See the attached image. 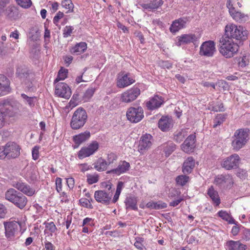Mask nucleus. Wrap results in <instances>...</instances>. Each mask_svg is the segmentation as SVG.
Wrapping results in <instances>:
<instances>
[{"mask_svg": "<svg viewBox=\"0 0 250 250\" xmlns=\"http://www.w3.org/2000/svg\"><path fill=\"white\" fill-rule=\"evenodd\" d=\"M22 108V105L17 101H4L0 103V111L4 118H14L20 115Z\"/></svg>", "mask_w": 250, "mask_h": 250, "instance_id": "f257e3e1", "label": "nucleus"}, {"mask_svg": "<svg viewBox=\"0 0 250 250\" xmlns=\"http://www.w3.org/2000/svg\"><path fill=\"white\" fill-rule=\"evenodd\" d=\"M247 31L241 26H237L233 23H229L225 26L224 35L221 38L229 40H245L247 38Z\"/></svg>", "mask_w": 250, "mask_h": 250, "instance_id": "f03ea898", "label": "nucleus"}, {"mask_svg": "<svg viewBox=\"0 0 250 250\" xmlns=\"http://www.w3.org/2000/svg\"><path fill=\"white\" fill-rule=\"evenodd\" d=\"M239 46L233 40L220 38L219 40V51L220 54L226 58H231L235 55Z\"/></svg>", "mask_w": 250, "mask_h": 250, "instance_id": "7ed1b4c3", "label": "nucleus"}, {"mask_svg": "<svg viewBox=\"0 0 250 250\" xmlns=\"http://www.w3.org/2000/svg\"><path fill=\"white\" fill-rule=\"evenodd\" d=\"M16 75L27 89H30L33 87L35 75L25 65L21 64L18 65Z\"/></svg>", "mask_w": 250, "mask_h": 250, "instance_id": "20e7f679", "label": "nucleus"}, {"mask_svg": "<svg viewBox=\"0 0 250 250\" xmlns=\"http://www.w3.org/2000/svg\"><path fill=\"white\" fill-rule=\"evenodd\" d=\"M249 133L250 130L248 128H241L235 131L231 143L233 149L239 150L246 145L249 140Z\"/></svg>", "mask_w": 250, "mask_h": 250, "instance_id": "39448f33", "label": "nucleus"}, {"mask_svg": "<svg viewBox=\"0 0 250 250\" xmlns=\"http://www.w3.org/2000/svg\"><path fill=\"white\" fill-rule=\"evenodd\" d=\"M87 113L83 108L79 107L74 112L70 121V126L74 130L82 128L87 120Z\"/></svg>", "mask_w": 250, "mask_h": 250, "instance_id": "423d86ee", "label": "nucleus"}, {"mask_svg": "<svg viewBox=\"0 0 250 250\" xmlns=\"http://www.w3.org/2000/svg\"><path fill=\"white\" fill-rule=\"evenodd\" d=\"M21 223L17 221L4 222L5 236L9 240L14 239L21 228Z\"/></svg>", "mask_w": 250, "mask_h": 250, "instance_id": "0eeeda50", "label": "nucleus"}, {"mask_svg": "<svg viewBox=\"0 0 250 250\" xmlns=\"http://www.w3.org/2000/svg\"><path fill=\"white\" fill-rule=\"evenodd\" d=\"M127 119L131 123L139 122L144 118V110L142 107H130L128 108L126 113Z\"/></svg>", "mask_w": 250, "mask_h": 250, "instance_id": "6e6552de", "label": "nucleus"}, {"mask_svg": "<svg viewBox=\"0 0 250 250\" xmlns=\"http://www.w3.org/2000/svg\"><path fill=\"white\" fill-rule=\"evenodd\" d=\"M99 147V144L97 141H92L87 146H83L78 152V157L83 159L94 154Z\"/></svg>", "mask_w": 250, "mask_h": 250, "instance_id": "1a4fd4ad", "label": "nucleus"}, {"mask_svg": "<svg viewBox=\"0 0 250 250\" xmlns=\"http://www.w3.org/2000/svg\"><path fill=\"white\" fill-rule=\"evenodd\" d=\"M240 161L238 154H233L222 161L221 166L226 170L235 169L238 167Z\"/></svg>", "mask_w": 250, "mask_h": 250, "instance_id": "9d476101", "label": "nucleus"}, {"mask_svg": "<svg viewBox=\"0 0 250 250\" xmlns=\"http://www.w3.org/2000/svg\"><path fill=\"white\" fill-rule=\"evenodd\" d=\"M216 51L215 44L213 41L204 42L200 47L199 54L207 57H212Z\"/></svg>", "mask_w": 250, "mask_h": 250, "instance_id": "9b49d317", "label": "nucleus"}, {"mask_svg": "<svg viewBox=\"0 0 250 250\" xmlns=\"http://www.w3.org/2000/svg\"><path fill=\"white\" fill-rule=\"evenodd\" d=\"M214 184L221 188H230L233 184V180L229 174L218 175L215 177Z\"/></svg>", "mask_w": 250, "mask_h": 250, "instance_id": "f8f14e48", "label": "nucleus"}, {"mask_svg": "<svg viewBox=\"0 0 250 250\" xmlns=\"http://www.w3.org/2000/svg\"><path fill=\"white\" fill-rule=\"evenodd\" d=\"M140 94V89L133 87L121 94V101L125 103H129L136 100Z\"/></svg>", "mask_w": 250, "mask_h": 250, "instance_id": "ddd939ff", "label": "nucleus"}, {"mask_svg": "<svg viewBox=\"0 0 250 250\" xmlns=\"http://www.w3.org/2000/svg\"><path fill=\"white\" fill-rule=\"evenodd\" d=\"M153 138L149 134L143 135L140 138L138 146L139 152L144 154L146 150L150 148L152 145Z\"/></svg>", "mask_w": 250, "mask_h": 250, "instance_id": "4468645a", "label": "nucleus"}, {"mask_svg": "<svg viewBox=\"0 0 250 250\" xmlns=\"http://www.w3.org/2000/svg\"><path fill=\"white\" fill-rule=\"evenodd\" d=\"M55 93L58 97L68 99L71 96V91L66 83H59L55 86Z\"/></svg>", "mask_w": 250, "mask_h": 250, "instance_id": "2eb2a0df", "label": "nucleus"}, {"mask_svg": "<svg viewBox=\"0 0 250 250\" xmlns=\"http://www.w3.org/2000/svg\"><path fill=\"white\" fill-rule=\"evenodd\" d=\"M6 155L8 159L15 158L20 154V147L14 142H9L4 146Z\"/></svg>", "mask_w": 250, "mask_h": 250, "instance_id": "dca6fc26", "label": "nucleus"}, {"mask_svg": "<svg viewBox=\"0 0 250 250\" xmlns=\"http://www.w3.org/2000/svg\"><path fill=\"white\" fill-rule=\"evenodd\" d=\"M12 186L18 190L29 196L33 195L35 193V190L34 188H31L30 186L22 182L21 181L13 182Z\"/></svg>", "mask_w": 250, "mask_h": 250, "instance_id": "f3484780", "label": "nucleus"}, {"mask_svg": "<svg viewBox=\"0 0 250 250\" xmlns=\"http://www.w3.org/2000/svg\"><path fill=\"white\" fill-rule=\"evenodd\" d=\"M175 42L176 45L180 46L184 44L195 43L198 40V38L193 34H186L178 36Z\"/></svg>", "mask_w": 250, "mask_h": 250, "instance_id": "a211bd4d", "label": "nucleus"}, {"mask_svg": "<svg viewBox=\"0 0 250 250\" xmlns=\"http://www.w3.org/2000/svg\"><path fill=\"white\" fill-rule=\"evenodd\" d=\"M188 19V17H183L173 21L169 28L170 32L175 34L180 30L185 28L187 23L189 21Z\"/></svg>", "mask_w": 250, "mask_h": 250, "instance_id": "6ab92c4d", "label": "nucleus"}, {"mask_svg": "<svg viewBox=\"0 0 250 250\" xmlns=\"http://www.w3.org/2000/svg\"><path fill=\"white\" fill-rule=\"evenodd\" d=\"M112 194L104 190H97L94 193V198L98 203L109 205L111 200Z\"/></svg>", "mask_w": 250, "mask_h": 250, "instance_id": "aec40b11", "label": "nucleus"}, {"mask_svg": "<svg viewBox=\"0 0 250 250\" xmlns=\"http://www.w3.org/2000/svg\"><path fill=\"white\" fill-rule=\"evenodd\" d=\"M135 80L130 76V74L122 73L119 76L117 82V86L119 88H124L133 83Z\"/></svg>", "mask_w": 250, "mask_h": 250, "instance_id": "412c9836", "label": "nucleus"}, {"mask_svg": "<svg viewBox=\"0 0 250 250\" xmlns=\"http://www.w3.org/2000/svg\"><path fill=\"white\" fill-rule=\"evenodd\" d=\"M159 128L164 132L168 131L173 125V122L171 118L168 116H163L158 122Z\"/></svg>", "mask_w": 250, "mask_h": 250, "instance_id": "4be33fe9", "label": "nucleus"}, {"mask_svg": "<svg viewBox=\"0 0 250 250\" xmlns=\"http://www.w3.org/2000/svg\"><path fill=\"white\" fill-rule=\"evenodd\" d=\"M196 137L194 135H190L185 140L181 146L182 149L186 153L192 152L195 146Z\"/></svg>", "mask_w": 250, "mask_h": 250, "instance_id": "5701e85b", "label": "nucleus"}, {"mask_svg": "<svg viewBox=\"0 0 250 250\" xmlns=\"http://www.w3.org/2000/svg\"><path fill=\"white\" fill-rule=\"evenodd\" d=\"M129 167L130 164L128 162H127L125 161H121L117 167L107 171L106 173L108 174H114L119 175L128 171Z\"/></svg>", "mask_w": 250, "mask_h": 250, "instance_id": "b1692460", "label": "nucleus"}, {"mask_svg": "<svg viewBox=\"0 0 250 250\" xmlns=\"http://www.w3.org/2000/svg\"><path fill=\"white\" fill-rule=\"evenodd\" d=\"M163 103L162 97L155 95L146 102V105L148 109L152 110L159 108Z\"/></svg>", "mask_w": 250, "mask_h": 250, "instance_id": "393cba45", "label": "nucleus"}, {"mask_svg": "<svg viewBox=\"0 0 250 250\" xmlns=\"http://www.w3.org/2000/svg\"><path fill=\"white\" fill-rule=\"evenodd\" d=\"M10 81L4 75L0 74V95H3L9 92L10 90Z\"/></svg>", "mask_w": 250, "mask_h": 250, "instance_id": "a878e982", "label": "nucleus"}, {"mask_svg": "<svg viewBox=\"0 0 250 250\" xmlns=\"http://www.w3.org/2000/svg\"><path fill=\"white\" fill-rule=\"evenodd\" d=\"M90 137V133L89 131H85L73 137V140L75 144L74 148L78 146L83 143L87 140Z\"/></svg>", "mask_w": 250, "mask_h": 250, "instance_id": "bb28decb", "label": "nucleus"}, {"mask_svg": "<svg viewBox=\"0 0 250 250\" xmlns=\"http://www.w3.org/2000/svg\"><path fill=\"white\" fill-rule=\"evenodd\" d=\"M126 209L137 210V199L134 196H129L125 198V201Z\"/></svg>", "mask_w": 250, "mask_h": 250, "instance_id": "cd10ccee", "label": "nucleus"}, {"mask_svg": "<svg viewBox=\"0 0 250 250\" xmlns=\"http://www.w3.org/2000/svg\"><path fill=\"white\" fill-rule=\"evenodd\" d=\"M195 162L191 157H188L184 162L183 166V172L185 174L190 173L194 168Z\"/></svg>", "mask_w": 250, "mask_h": 250, "instance_id": "c85d7f7f", "label": "nucleus"}, {"mask_svg": "<svg viewBox=\"0 0 250 250\" xmlns=\"http://www.w3.org/2000/svg\"><path fill=\"white\" fill-rule=\"evenodd\" d=\"M207 194L216 206H218L220 204V199L218 192L214 189L213 186L210 187L208 189Z\"/></svg>", "mask_w": 250, "mask_h": 250, "instance_id": "c756f323", "label": "nucleus"}, {"mask_svg": "<svg viewBox=\"0 0 250 250\" xmlns=\"http://www.w3.org/2000/svg\"><path fill=\"white\" fill-rule=\"evenodd\" d=\"M87 49V44L84 42H81L76 44L70 50L72 54L79 55L83 53Z\"/></svg>", "mask_w": 250, "mask_h": 250, "instance_id": "7c9ffc66", "label": "nucleus"}, {"mask_svg": "<svg viewBox=\"0 0 250 250\" xmlns=\"http://www.w3.org/2000/svg\"><path fill=\"white\" fill-rule=\"evenodd\" d=\"M27 202V198L22 193H20L12 203L18 208L22 209L26 206Z\"/></svg>", "mask_w": 250, "mask_h": 250, "instance_id": "2f4dec72", "label": "nucleus"}, {"mask_svg": "<svg viewBox=\"0 0 250 250\" xmlns=\"http://www.w3.org/2000/svg\"><path fill=\"white\" fill-rule=\"evenodd\" d=\"M20 193L15 189L10 188L5 192V198L8 201L13 203Z\"/></svg>", "mask_w": 250, "mask_h": 250, "instance_id": "473e14b6", "label": "nucleus"}, {"mask_svg": "<svg viewBox=\"0 0 250 250\" xmlns=\"http://www.w3.org/2000/svg\"><path fill=\"white\" fill-rule=\"evenodd\" d=\"M163 3V0H153L149 3L143 4L142 7L146 9L153 10L158 8Z\"/></svg>", "mask_w": 250, "mask_h": 250, "instance_id": "72a5a7b5", "label": "nucleus"}, {"mask_svg": "<svg viewBox=\"0 0 250 250\" xmlns=\"http://www.w3.org/2000/svg\"><path fill=\"white\" fill-rule=\"evenodd\" d=\"M218 216L224 220L227 221L230 224L236 225V222L232 217L227 211L220 210L218 212Z\"/></svg>", "mask_w": 250, "mask_h": 250, "instance_id": "f704fd0d", "label": "nucleus"}, {"mask_svg": "<svg viewBox=\"0 0 250 250\" xmlns=\"http://www.w3.org/2000/svg\"><path fill=\"white\" fill-rule=\"evenodd\" d=\"M107 166L106 160L102 158H100L94 164V167L98 171H103L106 169Z\"/></svg>", "mask_w": 250, "mask_h": 250, "instance_id": "c9c22d12", "label": "nucleus"}, {"mask_svg": "<svg viewBox=\"0 0 250 250\" xmlns=\"http://www.w3.org/2000/svg\"><path fill=\"white\" fill-rule=\"evenodd\" d=\"M175 145L171 142L164 144L161 147L163 148L166 155L168 156L175 149Z\"/></svg>", "mask_w": 250, "mask_h": 250, "instance_id": "e433bc0d", "label": "nucleus"}, {"mask_svg": "<svg viewBox=\"0 0 250 250\" xmlns=\"http://www.w3.org/2000/svg\"><path fill=\"white\" fill-rule=\"evenodd\" d=\"M45 229L44 230L45 233H50L52 235V233H55L57 230V227L53 222H44Z\"/></svg>", "mask_w": 250, "mask_h": 250, "instance_id": "4c0bfd02", "label": "nucleus"}, {"mask_svg": "<svg viewBox=\"0 0 250 250\" xmlns=\"http://www.w3.org/2000/svg\"><path fill=\"white\" fill-rule=\"evenodd\" d=\"M226 118V115L224 114H219L215 117L213 120V127L216 128L218 125H220L225 121Z\"/></svg>", "mask_w": 250, "mask_h": 250, "instance_id": "58836bf2", "label": "nucleus"}, {"mask_svg": "<svg viewBox=\"0 0 250 250\" xmlns=\"http://www.w3.org/2000/svg\"><path fill=\"white\" fill-rule=\"evenodd\" d=\"M68 74V70L63 67H61L59 71L57 77L54 80V83H57L61 80H64Z\"/></svg>", "mask_w": 250, "mask_h": 250, "instance_id": "ea45409f", "label": "nucleus"}, {"mask_svg": "<svg viewBox=\"0 0 250 250\" xmlns=\"http://www.w3.org/2000/svg\"><path fill=\"white\" fill-rule=\"evenodd\" d=\"M21 97L25 103L27 104L29 106L33 107L36 100L35 97H29L25 94H21Z\"/></svg>", "mask_w": 250, "mask_h": 250, "instance_id": "a19ab883", "label": "nucleus"}, {"mask_svg": "<svg viewBox=\"0 0 250 250\" xmlns=\"http://www.w3.org/2000/svg\"><path fill=\"white\" fill-rule=\"evenodd\" d=\"M124 184L123 182L120 181L118 182L115 194H114L112 199V202L113 203H115L118 200L121 191L124 187Z\"/></svg>", "mask_w": 250, "mask_h": 250, "instance_id": "79ce46f5", "label": "nucleus"}, {"mask_svg": "<svg viewBox=\"0 0 250 250\" xmlns=\"http://www.w3.org/2000/svg\"><path fill=\"white\" fill-rule=\"evenodd\" d=\"M61 5L63 8L67 10L66 13L73 12L74 5L71 0H63Z\"/></svg>", "mask_w": 250, "mask_h": 250, "instance_id": "37998d69", "label": "nucleus"}, {"mask_svg": "<svg viewBox=\"0 0 250 250\" xmlns=\"http://www.w3.org/2000/svg\"><path fill=\"white\" fill-rule=\"evenodd\" d=\"M189 181V177L187 175H181L176 178V182L177 185L181 186H185Z\"/></svg>", "mask_w": 250, "mask_h": 250, "instance_id": "c03bdc74", "label": "nucleus"}, {"mask_svg": "<svg viewBox=\"0 0 250 250\" xmlns=\"http://www.w3.org/2000/svg\"><path fill=\"white\" fill-rule=\"evenodd\" d=\"M229 13L232 18L237 21H240L244 17V14L240 12L236 11L235 9H231Z\"/></svg>", "mask_w": 250, "mask_h": 250, "instance_id": "a18cd8bd", "label": "nucleus"}, {"mask_svg": "<svg viewBox=\"0 0 250 250\" xmlns=\"http://www.w3.org/2000/svg\"><path fill=\"white\" fill-rule=\"evenodd\" d=\"M86 177L87 182L90 185L97 183L99 179V175L97 174H87Z\"/></svg>", "mask_w": 250, "mask_h": 250, "instance_id": "49530a36", "label": "nucleus"}, {"mask_svg": "<svg viewBox=\"0 0 250 250\" xmlns=\"http://www.w3.org/2000/svg\"><path fill=\"white\" fill-rule=\"evenodd\" d=\"M117 159V156L113 152L108 153L106 162L108 166L113 164Z\"/></svg>", "mask_w": 250, "mask_h": 250, "instance_id": "de8ad7c7", "label": "nucleus"}, {"mask_svg": "<svg viewBox=\"0 0 250 250\" xmlns=\"http://www.w3.org/2000/svg\"><path fill=\"white\" fill-rule=\"evenodd\" d=\"M239 242V241H234L230 240L227 242L226 245L228 246L229 250H237Z\"/></svg>", "mask_w": 250, "mask_h": 250, "instance_id": "09e8293b", "label": "nucleus"}, {"mask_svg": "<svg viewBox=\"0 0 250 250\" xmlns=\"http://www.w3.org/2000/svg\"><path fill=\"white\" fill-rule=\"evenodd\" d=\"M16 1L20 6L24 8H28L32 5L31 0H16Z\"/></svg>", "mask_w": 250, "mask_h": 250, "instance_id": "8fccbe9b", "label": "nucleus"}, {"mask_svg": "<svg viewBox=\"0 0 250 250\" xmlns=\"http://www.w3.org/2000/svg\"><path fill=\"white\" fill-rule=\"evenodd\" d=\"M95 91V88L94 87H91L87 89L83 95V98L85 100H88L90 99L93 95Z\"/></svg>", "mask_w": 250, "mask_h": 250, "instance_id": "3c124183", "label": "nucleus"}, {"mask_svg": "<svg viewBox=\"0 0 250 250\" xmlns=\"http://www.w3.org/2000/svg\"><path fill=\"white\" fill-rule=\"evenodd\" d=\"M136 241L134 243V246L138 249L143 250L144 248V239L141 237H137L135 238Z\"/></svg>", "mask_w": 250, "mask_h": 250, "instance_id": "603ef678", "label": "nucleus"}, {"mask_svg": "<svg viewBox=\"0 0 250 250\" xmlns=\"http://www.w3.org/2000/svg\"><path fill=\"white\" fill-rule=\"evenodd\" d=\"M74 28L71 26H66L63 30V36L67 38L71 35Z\"/></svg>", "mask_w": 250, "mask_h": 250, "instance_id": "864d4df0", "label": "nucleus"}, {"mask_svg": "<svg viewBox=\"0 0 250 250\" xmlns=\"http://www.w3.org/2000/svg\"><path fill=\"white\" fill-rule=\"evenodd\" d=\"M167 205L166 203L162 201L154 202L153 208L154 209H161L166 208Z\"/></svg>", "mask_w": 250, "mask_h": 250, "instance_id": "5fc2aeb1", "label": "nucleus"}, {"mask_svg": "<svg viewBox=\"0 0 250 250\" xmlns=\"http://www.w3.org/2000/svg\"><path fill=\"white\" fill-rule=\"evenodd\" d=\"M185 137V133L183 131H179L174 135V140L177 143H180L183 140Z\"/></svg>", "mask_w": 250, "mask_h": 250, "instance_id": "6e6d98bb", "label": "nucleus"}, {"mask_svg": "<svg viewBox=\"0 0 250 250\" xmlns=\"http://www.w3.org/2000/svg\"><path fill=\"white\" fill-rule=\"evenodd\" d=\"M39 149L40 146H37L32 148V155L33 159L34 160H37L39 157Z\"/></svg>", "mask_w": 250, "mask_h": 250, "instance_id": "4d7b16f0", "label": "nucleus"}, {"mask_svg": "<svg viewBox=\"0 0 250 250\" xmlns=\"http://www.w3.org/2000/svg\"><path fill=\"white\" fill-rule=\"evenodd\" d=\"M55 184L57 191L60 192L62 190V179L61 178H56Z\"/></svg>", "mask_w": 250, "mask_h": 250, "instance_id": "13d9d810", "label": "nucleus"}, {"mask_svg": "<svg viewBox=\"0 0 250 250\" xmlns=\"http://www.w3.org/2000/svg\"><path fill=\"white\" fill-rule=\"evenodd\" d=\"M212 110L215 112H222L225 111V108L222 103H220L212 106Z\"/></svg>", "mask_w": 250, "mask_h": 250, "instance_id": "bf43d9fd", "label": "nucleus"}, {"mask_svg": "<svg viewBox=\"0 0 250 250\" xmlns=\"http://www.w3.org/2000/svg\"><path fill=\"white\" fill-rule=\"evenodd\" d=\"M237 175L241 179H245L248 175L247 171L244 169H239L237 172Z\"/></svg>", "mask_w": 250, "mask_h": 250, "instance_id": "052dcab7", "label": "nucleus"}, {"mask_svg": "<svg viewBox=\"0 0 250 250\" xmlns=\"http://www.w3.org/2000/svg\"><path fill=\"white\" fill-rule=\"evenodd\" d=\"M249 62V61L248 58L246 56H243L242 57L240 58V60L239 62V65L241 67H245L246 66Z\"/></svg>", "mask_w": 250, "mask_h": 250, "instance_id": "680f3d73", "label": "nucleus"}, {"mask_svg": "<svg viewBox=\"0 0 250 250\" xmlns=\"http://www.w3.org/2000/svg\"><path fill=\"white\" fill-rule=\"evenodd\" d=\"M64 16V14L61 11H59L56 15L54 17L53 22L55 24H57L59 22V20L62 19Z\"/></svg>", "mask_w": 250, "mask_h": 250, "instance_id": "e2e57ef3", "label": "nucleus"}, {"mask_svg": "<svg viewBox=\"0 0 250 250\" xmlns=\"http://www.w3.org/2000/svg\"><path fill=\"white\" fill-rule=\"evenodd\" d=\"M78 100H70L68 104L66 106V108H70L72 109L78 104Z\"/></svg>", "mask_w": 250, "mask_h": 250, "instance_id": "0e129e2a", "label": "nucleus"}, {"mask_svg": "<svg viewBox=\"0 0 250 250\" xmlns=\"http://www.w3.org/2000/svg\"><path fill=\"white\" fill-rule=\"evenodd\" d=\"M160 65L164 68L170 69L172 67V64L168 61H161L160 62Z\"/></svg>", "mask_w": 250, "mask_h": 250, "instance_id": "69168bd1", "label": "nucleus"}, {"mask_svg": "<svg viewBox=\"0 0 250 250\" xmlns=\"http://www.w3.org/2000/svg\"><path fill=\"white\" fill-rule=\"evenodd\" d=\"M79 202L83 207H88L89 205L91 206L90 204V200L88 199L81 198L80 199Z\"/></svg>", "mask_w": 250, "mask_h": 250, "instance_id": "338daca9", "label": "nucleus"}, {"mask_svg": "<svg viewBox=\"0 0 250 250\" xmlns=\"http://www.w3.org/2000/svg\"><path fill=\"white\" fill-rule=\"evenodd\" d=\"M79 167L81 169V171L83 172L87 171L92 168L91 167L88 166L86 163L80 164L79 165Z\"/></svg>", "mask_w": 250, "mask_h": 250, "instance_id": "774afa93", "label": "nucleus"}]
</instances>
